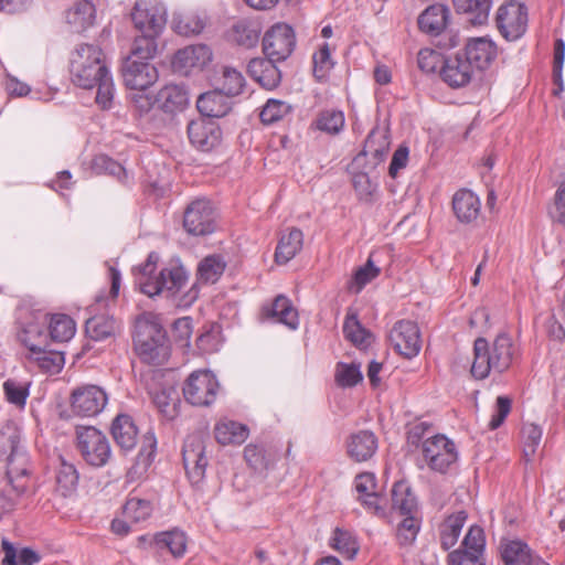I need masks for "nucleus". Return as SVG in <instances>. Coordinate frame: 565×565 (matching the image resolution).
<instances>
[{"mask_svg": "<svg viewBox=\"0 0 565 565\" xmlns=\"http://www.w3.org/2000/svg\"><path fill=\"white\" fill-rule=\"evenodd\" d=\"M452 210L460 223L469 224L479 216L481 202L472 191L461 189L454 194Z\"/></svg>", "mask_w": 565, "mask_h": 565, "instance_id": "obj_28", "label": "nucleus"}, {"mask_svg": "<svg viewBox=\"0 0 565 565\" xmlns=\"http://www.w3.org/2000/svg\"><path fill=\"white\" fill-rule=\"evenodd\" d=\"M374 473L363 472L355 477L354 488L359 494L358 500L373 514L387 518L386 509L382 505L383 498L376 491Z\"/></svg>", "mask_w": 565, "mask_h": 565, "instance_id": "obj_21", "label": "nucleus"}, {"mask_svg": "<svg viewBox=\"0 0 565 565\" xmlns=\"http://www.w3.org/2000/svg\"><path fill=\"white\" fill-rule=\"evenodd\" d=\"M135 349L140 359L149 364H164L171 353L170 342L160 319L152 312H143L136 319Z\"/></svg>", "mask_w": 565, "mask_h": 565, "instance_id": "obj_5", "label": "nucleus"}, {"mask_svg": "<svg viewBox=\"0 0 565 565\" xmlns=\"http://www.w3.org/2000/svg\"><path fill=\"white\" fill-rule=\"evenodd\" d=\"M422 456L430 470L446 473L457 462L459 454L451 439L444 434H436L423 440Z\"/></svg>", "mask_w": 565, "mask_h": 565, "instance_id": "obj_7", "label": "nucleus"}, {"mask_svg": "<svg viewBox=\"0 0 565 565\" xmlns=\"http://www.w3.org/2000/svg\"><path fill=\"white\" fill-rule=\"evenodd\" d=\"M390 341L397 353L407 359L416 356L422 349L419 328L409 320H401L394 324Z\"/></svg>", "mask_w": 565, "mask_h": 565, "instance_id": "obj_16", "label": "nucleus"}, {"mask_svg": "<svg viewBox=\"0 0 565 565\" xmlns=\"http://www.w3.org/2000/svg\"><path fill=\"white\" fill-rule=\"evenodd\" d=\"M96 9L90 0H79L66 12V21L75 32H83L93 25Z\"/></svg>", "mask_w": 565, "mask_h": 565, "instance_id": "obj_35", "label": "nucleus"}, {"mask_svg": "<svg viewBox=\"0 0 565 565\" xmlns=\"http://www.w3.org/2000/svg\"><path fill=\"white\" fill-rule=\"evenodd\" d=\"M402 520L397 523L396 539L401 546L412 545L420 530L422 519L419 513L402 515Z\"/></svg>", "mask_w": 565, "mask_h": 565, "instance_id": "obj_45", "label": "nucleus"}, {"mask_svg": "<svg viewBox=\"0 0 565 565\" xmlns=\"http://www.w3.org/2000/svg\"><path fill=\"white\" fill-rule=\"evenodd\" d=\"M249 76L267 90L276 88L281 79L280 71L276 66V61L268 57H256L249 61L247 65Z\"/></svg>", "mask_w": 565, "mask_h": 565, "instance_id": "obj_24", "label": "nucleus"}, {"mask_svg": "<svg viewBox=\"0 0 565 565\" xmlns=\"http://www.w3.org/2000/svg\"><path fill=\"white\" fill-rule=\"evenodd\" d=\"M216 87L227 96L235 97L243 94L246 87V79L241 71L233 66H222L220 76L216 79Z\"/></svg>", "mask_w": 565, "mask_h": 565, "instance_id": "obj_38", "label": "nucleus"}, {"mask_svg": "<svg viewBox=\"0 0 565 565\" xmlns=\"http://www.w3.org/2000/svg\"><path fill=\"white\" fill-rule=\"evenodd\" d=\"M76 331L75 322L66 315H53L49 322L47 337L56 342H66L71 340Z\"/></svg>", "mask_w": 565, "mask_h": 565, "instance_id": "obj_43", "label": "nucleus"}, {"mask_svg": "<svg viewBox=\"0 0 565 565\" xmlns=\"http://www.w3.org/2000/svg\"><path fill=\"white\" fill-rule=\"evenodd\" d=\"M476 66L461 53L448 56L440 70L441 78L449 86L458 88L470 83Z\"/></svg>", "mask_w": 565, "mask_h": 565, "instance_id": "obj_20", "label": "nucleus"}, {"mask_svg": "<svg viewBox=\"0 0 565 565\" xmlns=\"http://www.w3.org/2000/svg\"><path fill=\"white\" fill-rule=\"evenodd\" d=\"M108 404L107 392L98 385H83L75 388L71 395V409L81 417H95Z\"/></svg>", "mask_w": 565, "mask_h": 565, "instance_id": "obj_13", "label": "nucleus"}, {"mask_svg": "<svg viewBox=\"0 0 565 565\" xmlns=\"http://www.w3.org/2000/svg\"><path fill=\"white\" fill-rule=\"evenodd\" d=\"M215 439L223 446L241 445L249 435V429L246 425L228 419H220L214 427Z\"/></svg>", "mask_w": 565, "mask_h": 565, "instance_id": "obj_34", "label": "nucleus"}, {"mask_svg": "<svg viewBox=\"0 0 565 565\" xmlns=\"http://www.w3.org/2000/svg\"><path fill=\"white\" fill-rule=\"evenodd\" d=\"M344 337L358 347L370 343L371 334L362 327L355 313H348L343 323Z\"/></svg>", "mask_w": 565, "mask_h": 565, "instance_id": "obj_51", "label": "nucleus"}, {"mask_svg": "<svg viewBox=\"0 0 565 565\" xmlns=\"http://www.w3.org/2000/svg\"><path fill=\"white\" fill-rule=\"evenodd\" d=\"M158 262L159 255L151 252L146 263L134 269L135 285L149 297H174L186 285L188 273L179 264H171L156 273Z\"/></svg>", "mask_w": 565, "mask_h": 565, "instance_id": "obj_3", "label": "nucleus"}, {"mask_svg": "<svg viewBox=\"0 0 565 565\" xmlns=\"http://www.w3.org/2000/svg\"><path fill=\"white\" fill-rule=\"evenodd\" d=\"M117 327L116 320L105 315L90 317L85 323L87 335L95 341H102L111 337Z\"/></svg>", "mask_w": 565, "mask_h": 565, "instance_id": "obj_42", "label": "nucleus"}, {"mask_svg": "<svg viewBox=\"0 0 565 565\" xmlns=\"http://www.w3.org/2000/svg\"><path fill=\"white\" fill-rule=\"evenodd\" d=\"M2 551L3 565H34L40 562V555L35 551L28 547L17 551L8 540H2Z\"/></svg>", "mask_w": 565, "mask_h": 565, "instance_id": "obj_46", "label": "nucleus"}, {"mask_svg": "<svg viewBox=\"0 0 565 565\" xmlns=\"http://www.w3.org/2000/svg\"><path fill=\"white\" fill-rule=\"evenodd\" d=\"M29 386L26 382H20L9 379L3 383V391L7 401L19 408H23L29 396Z\"/></svg>", "mask_w": 565, "mask_h": 565, "instance_id": "obj_55", "label": "nucleus"}, {"mask_svg": "<svg viewBox=\"0 0 565 565\" xmlns=\"http://www.w3.org/2000/svg\"><path fill=\"white\" fill-rule=\"evenodd\" d=\"M93 169L97 173L113 175L121 182H126L128 179L126 169L119 162L105 154H99L94 158Z\"/></svg>", "mask_w": 565, "mask_h": 565, "instance_id": "obj_56", "label": "nucleus"}, {"mask_svg": "<svg viewBox=\"0 0 565 565\" xmlns=\"http://www.w3.org/2000/svg\"><path fill=\"white\" fill-rule=\"evenodd\" d=\"M313 75L318 81H323L334 66L328 43H323L313 54Z\"/></svg>", "mask_w": 565, "mask_h": 565, "instance_id": "obj_57", "label": "nucleus"}, {"mask_svg": "<svg viewBox=\"0 0 565 565\" xmlns=\"http://www.w3.org/2000/svg\"><path fill=\"white\" fill-rule=\"evenodd\" d=\"M519 355V347L507 332L499 333L490 344L484 338H477L473 343V362L471 375L484 380L490 374L508 371Z\"/></svg>", "mask_w": 565, "mask_h": 565, "instance_id": "obj_2", "label": "nucleus"}, {"mask_svg": "<svg viewBox=\"0 0 565 565\" xmlns=\"http://www.w3.org/2000/svg\"><path fill=\"white\" fill-rule=\"evenodd\" d=\"M189 140L196 149L209 152L222 140V130L213 120L196 119L188 125Z\"/></svg>", "mask_w": 565, "mask_h": 565, "instance_id": "obj_19", "label": "nucleus"}, {"mask_svg": "<svg viewBox=\"0 0 565 565\" xmlns=\"http://www.w3.org/2000/svg\"><path fill=\"white\" fill-rule=\"evenodd\" d=\"M296 45L292 28L286 23H276L263 38V51L271 61L281 62L290 56Z\"/></svg>", "mask_w": 565, "mask_h": 565, "instance_id": "obj_14", "label": "nucleus"}, {"mask_svg": "<svg viewBox=\"0 0 565 565\" xmlns=\"http://www.w3.org/2000/svg\"><path fill=\"white\" fill-rule=\"evenodd\" d=\"M527 23V8L518 0H508L497 10L495 24L507 41L521 39L526 32Z\"/></svg>", "mask_w": 565, "mask_h": 565, "instance_id": "obj_9", "label": "nucleus"}, {"mask_svg": "<svg viewBox=\"0 0 565 565\" xmlns=\"http://www.w3.org/2000/svg\"><path fill=\"white\" fill-rule=\"evenodd\" d=\"M226 264L222 256L210 255L203 258L198 267V279L204 284H214L223 275Z\"/></svg>", "mask_w": 565, "mask_h": 565, "instance_id": "obj_44", "label": "nucleus"}, {"mask_svg": "<svg viewBox=\"0 0 565 565\" xmlns=\"http://www.w3.org/2000/svg\"><path fill=\"white\" fill-rule=\"evenodd\" d=\"M484 543L483 530L478 525H472L463 537V548L461 551L473 552L475 554L482 556Z\"/></svg>", "mask_w": 565, "mask_h": 565, "instance_id": "obj_61", "label": "nucleus"}, {"mask_svg": "<svg viewBox=\"0 0 565 565\" xmlns=\"http://www.w3.org/2000/svg\"><path fill=\"white\" fill-rule=\"evenodd\" d=\"M131 19L135 26L142 33L134 41L135 54L154 56L156 38L162 32L167 22L164 9L151 6L145 0H138L134 6Z\"/></svg>", "mask_w": 565, "mask_h": 565, "instance_id": "obj_6", "label": "nucleus"}, {"mask_svg": "<svg viewBox=\"0 0 565 565\" xmlns=\"http://www.w3.org/2000/svg\"><path fill=\"white\" fill-rule=\"evenodd\" d=\"M467 521V513L458 511L450 514L439 526L440 544L445 551L450 550L457 543L461 530Z\"/></svg>", "mask_w": 565, "mask_h": 565, "instance_id": "obj_37", "label": "nucleus"}, {"mask_svg": "<svg viewBox=\"0 0 565 565\" xmlns=\"http://www.w3.org/2000/svg\"><path fill=\"white\" fill-rule=\"evenodd\" d=\"M213 58L211 49L205 44L189 45L179 50L172 60L174 72L189 75L202 71Z\"/></svg>", "mask_w": 565, "mask_h": 565, "instance_id": "obj_17", "label": "nucleus"}, {"mask_svg": "<svg viewBox=\"0 0 565 565\" xmlns=\"http://www.w3.org/2000/svg\"><path fill=\"white\" fill-rule=\"evenodd\" d=\"M233 39L242 46L253 47L258 42L259 31L246 22H238L233 28Z\"/></svg>", "mask_w": 565, "mask_h": 565, "instance_id": "obj_59", "label": "nucleus"}, {"mask_svg": "<svg viewBox=\"0 0 565 565\" xmlns=\"http://www.w3.org/2000/svg\"><path fill=\"white\" fill-rule=\"evenodd\" d=\"M220 384L216 376L209 370L192 372L183 386L186 402L195 406H209L216 399Z\"/></svg>", "mask_w": 565, "mask_h": 565, "instance_id": "obj_11", "label": "nucleus"}, {"mask_svg": "<svg viewBox=\"0 0 565 565\" xmlns=\"http://www.w3.org/2000/svg\"><path fill=\"white\" fill-rule=\"evenodd\" d=\"M449 18L450 11L447 6L431 4L418 17V26L427 34L439 35L448 24Z\"/></svg>", "mask_w": 565, "mask_h": 565, "instance_id": "obj_30", "label": "nucleus"}, {"mask_svg": "<svg viewBox=\"0 0 565 565\" xmlns=\"http://www.w3.org/2000/svg\"><path fill=\"white\" fill-rule=\"evenodd\" d=\"M291 110L292 107L287 102L270 98L263 106L259 117L264 125H271L284 119Z\"/></svg>", "mask_w": 565, "mask_h": 565, "instance_id": "obj_53", "label": "nucleus"}, {"mask_svg": "<svg viewBox=\"0 0 565 565\" xmlns=\"http://www.w3.org/2000/svg\"><path fill=\"white\" fill-rule=\"evenodd\" d=\"M264 311L275 322L282 323L291 330L299 327L298 312L290 299L284 295L277 296L270 306L264 308Z\"/></svg>", "mask_w": 565, "mask_h": 565, "instance_id": "obj_32", "label": "nucleus"}, {"mask_svg": "<svg viewBox=\"0 0 565 565\" xmlns=\"http://www.w3.org/2000/svg\"><path fill=\"white\" fill-rule=\"evenodd\" d=\"M111 435L122 451H130L135 448L138 437V428L127 414L117 415L111 423Z\"/></svg>", "mask_w": 565, "mask_h": 565, "instance_id": "obj_29", "label": "nucleus"}, {"mask_svg": "<svg viewBox=\"0 0 565 565\" xmlns=\"http://www.w3.org/2000/svg\"><path fill=\"white\" fill-rule=\"evenodd\" d=\"M8 456L7 476L13 483L14 478L28 475V456L21 446L20 434L8 427L6 431L0 433V456Z\"/></svg>", "mask_w": 565, "mask_h": 565, "instance_id": "obj_12", "label": "nucleus"}, {"mask_svg": "<svg viewBox=\"0 0 565 565\" xmlns=\"http://www.w3.org/2000/svg\"><path fill=\"white\" fill-rule=\"evenodd\" d=\"M231 96L215 87L214 89L203 93L196 100L198 110L209 118H221L228 114L232 109Z\"/></svg>", "mask_w": 565, "mask_h": 565, "instance_id": "obj_25", "label": "nucleus"}, {"mask_svg": "<svg viewBox=\"0 0 565 565\" xmlns=\"http://www.w3.org/2000/svg\"><path fill=\"white\" fill-rule=\"evenodd\" d=\"M500 554L504 565H532L535 555L521 540H504L500 544Z\"/></svg>", "mask_w": 565, "mask_h": 565, "instance_id": "obj_33", "label": "nucleus"}, {"mask_svg": "<svg viewBox=\"0 0 565 565\" xmlns=\"http://www.w3.org/2000/svg\"><path fill=\"white\" fill-rule=\"evenodd\" d=\"M462 54L476 66V70H484L494 61L498 50L490 38H471L467 41Z\"/></svg>", "mask_w": 565, "mask_h": 565, "instance_id": "obj_22", "label": "nucleus"}, {"mask_svg": "<svg viewBox=\"0 0 565 565\" xmlns=\"http://www.w3.org/2000/svg\"><path fill=\"white\" fill-rule=\"evenodd\" d=\"M303 245V234L299 228H290L282 234L275 252V260L277 264L285 265L291 260L301 249Z\"/></svg>", "mask_w": 565, "mask_h": 565, "instance_id": "obj_36", "label": "nucleus"}, {"mask_svg": "<svg viewBox=\"0 0 565 565\" xmlns=\"http://www.w3.org/2000/svg\"><path fill=\"white\" fill-rule=\"evenodd\" d=\"M459 13L469 14V21L473 24H482L487 21L491 9V0H452Z\"/></svg>", "mask_w": 565, "mask_h": 565, "instance_id": "obj_41", "label": "nucleus"}, {"mask_svg": "<svg viewBox=\"0 0 565 565\" xmlns=\"http://www.w3.org/2000/svg\"><path fill=\"white\" fill-rule=\"evenodd\" d=\"M152 513V505L150 501L131 497L124 505V516L127 521L132 523H140L146 521Z\"/></svg>", "mask_w": 565, "mask_h": 565, "instance_id": "obj_52", "label": "nucleus"}, {"mask_svg": "<svg viewBox=\"0 0 565 565\" xmlns=\"http://www.w3.org/2000/svg\"><path fill=\"white\" fill-rule=\"evenodd\" d=\"M330 546L348 559H353L360 550L356 536L351 531L340 527L334 529Z\"/></svg>", "mask_w": 565, "mask_h": 565, "instance_id": "obj_40", "label": "nucleus"}, {"mask_svg": "<svg viewBox=\"0 0 565 565\" xmlns=\"http://www.w3.org/2000/svg\"><path fill=\"white\" fill-rule=\"evenodd\" d=\"M348 454L358 462L369 460L377 449V438L370 430L352 434L348 440Z\"/></svg>", "mask_w": 565, "mask_h": 565, "instance_id": "obj_31", "label": "nucleus"}, {"mask_svg": "<svg viewBox=\"0 0 565 565\" xmlns=\"http://www.w3.org/2000/svg\"><path fill=\"white\" fill-rule=\"evenodd\" d=\"M77 449L82 458L93 467H104L111 457L108 438L93 426L76 429Z\"/></svg>", "mask_w": 565, "mask_h": 565, "instance_id": "obj_8", "label": "nucleus"}, {"mask_svg": "<svg viewBox=\"0 0 565 565\" xmlns=\"http://www.w3.org/2000/svg\"><path fill=\"white\" fill-rule=\"evenodd\" d=\"M363 379L361 365L356 363L339 362L335 367V381L342 387H352Z\"/></svg>", "mask_w": 565, "mask_h": 565, "instance_id": "obj_54", "label": "nucleus"}, {"mask_svg": "<svg viewBox=\"0 0 565 565\" xmlns=\"http://www.w3.org/2000/svg\"><path fill=\"white\" fill-rule=\"evenodd\" d=\"M542 435L543 430L539 425L533 423L523 424L521 429V441L523 457L526 462H530L536 454L542 440Z\"/></svg>", "mask_w": 565, "mask_h": 565, "instance_id": "obj_47", "label": "nucleus"}, {"mask_svg": "<svg viewBox=\"0 0 565 565\" xmlns=\"http://www.w3.org/2000/svg\"><path fill=\"white\" fill-rule=\"evenodd\" d=\"M183 226L189 234L207 235L215 230V214L206 199L192 201L184 211Z\"/></svg>", "mask_w": 565, "mask_h": 565, "instance_id": "obj_15", "label": "nucleus"}, {"mask_svg": "<svg viewBox=\"0 0 565 565\" xmlns=\"http://www.w3.org/2000/svg\"><path fill=\"white\" fill-rule=\"evenodd\" d=\"M512 401L507 396H499L495 402L494 413L489 422V428H499L511 412Z\"/></svg>", "mask_w": 565, "mask_h": 565, "instance_id": "obj_63", "label": "nucleus"}, {"mask_svg": "<svg viewBox=\"0 0 565 565\" xmlns=\"http://www.w3.org/2000/svg\"><path fill=\"white\" fill-rule=\"evenodd\" d=\"M78 484V473L72 463L62 461L56 473V489L63 497L72 495Z\"/></svg>", "mask_w": 565, "mask_h": 565, "instance_id": "obj_48", "label": "nucleus"}, {"mask_svg": "<svg viewBox=\"0 0 565 565\" xmlns=\"http://www.w3.org/2000/svg\"><path fill=\"white\" fill-rule=\"evenodd\" d=\"M154 102L166 114L181 113L189 105V93L183 85L167 84L159 89Z\"/></svg>", "mask_w": 565, "mask_h": 565, "instance_id": "obj_23", "label": "nucleus"}, {"mask_svg": "<svg viewBox=\"0 0 565 565\" xmlns=\"http://www.w3.org/2000/svg\"><path fill=\"white\" fill-rule=\"evenodd\" d=\"M172 23L174 31L184 36L196 35L205 26L203 19L193 14L175 17Z\"/></svg>", "mask_w": 565, "mask_h": 565, "instance_id": "obj_58", "label": "nucleus"}, {"mask_svg": "<svg viewBox=\"0 0 565 565\" xmlns=\"http://www.w3.org/2000/svg\"><path fill=\"white\" fill-rule=\"evenodd\" d=\"M153 542L158 550H168L174 557H182L186 550V535L179 529L157 533Z\"/></svg>", "mask_w": 565, "mask_h": 565, "instance_id": "obj_39", "label": "nucleus"}, {"mask_svg": "<svg viewBox=\"0 0 565 565\" xmlns=\"http://www.w3.org/2000/svg\"><path fill=\"white\" fill-rule=\"evenodd\" d=\"M19 340L25 349L23 356L29 370L56 374L63 369V352L47 349L46 320L28 323L19 333Z\"/></svg>", "mask_w": 565, "mask_h": 565, "instance_id": "obj_4", "label": "nucleus"}, {"mask_svg": "<svg viewBox=\"0 0 565 565\" xmlns=\"http://www.w3.org/2000/svg\"><path fill=\"white\" fill-rule=\"evenodd\" d=\"M419 513L417 499L406 481H396L391 491V514L396 516Z\"/></svg>", "mask_w": 565, "mask_h": 565, "instance_id": "obj_26", "label": "nucleus"}, {"mask_svg": "<svg viewBox=\"0 0 565 565\" xmlns=\"http://www.w3.org/2000/svg\"><path fill=\"white\" fill-rule=\"evenodd\" d=\"M183 465L186 475L192 483L200 482L206 470L207 458L205 456V448L203 440L200 436H189L182 449Z\"/></svg>", "mask_w": 565, "mask_h": 565, "instance_id": "obj_18", "label": "nucleus"}, {"mask_svg": "<svg viewBox=\"0 0 565 565\" xmlns=\"http://www.w3.org/2000/svg\"><path fill=\"white\" fill-rule=\"evenodd\" d=\"M72 83L83 89L97 88L95 102L103 109L113 105L115 85L102 49L94 44H81L71 55Z\"/></svg>", "mask_w": 565, "mask_h": 565, "instance_id": "obj_1", "label": "nucleus"}, {"mask_svg": "<svg viewBox=\"0 0 565 565\" xmlns=\"http://www.w3.org/2000/svg\"><path fill=\"white\" fill-rule=\"evenodd\" d=\"M381 274V268L373 262V254H371L366 263L359 267L350 282L351 291L359 294L367 284L373 281Z\"/></svg>", "mask_w": 565, "mask_h": 565, "instance_id": "obj_49", "label": "nucleus"}, {"mask_svg": "<svg viewBox=\"0 0 565 565\" xmlns=\"http://www.w3.org/2000/svg\"><path fill=\"white\" fill-rule=\"evenodd\" d=\"M157 450V439L153 433L148 431L143 435L140 449L134 465L128 470L127 477L130 481H136L146 476L148 469L153 462Z\"/></svg>", "mask_w": 565, "mask_h": 565, "instance_id": "obj_27", "label": "nucleus"}, {"mask_svg": "<svg viewBox=\"0 0 565 565\" xmlns=\"http://www.w3.org/2000/svg\"><path fill=\"white\" fill-rule=\"evenodd\" d=\"M550 215L554 221L565 225V181L561 182L555 191Z\"/></svg>", "mask_w": 565, "mask_h": 565, "instance_id": "obj_64", "label": "nucleus"}, {"mask_svg": "<svg viewBox=\"0 0 565 565\" xmlns=\"http://www.w3.org/2000/svg\"><path fill=\"white\" fill-rule=\"evenodd\" d=\"M344 121V114L341 110L327 109L318 115L315 125L320 131L337 135L343 129Z\"/></svg>", "mask_w": 565, "mask_h": 565, "instance_id": "obj_50", "label": "nucleus"}, {"mask_svg": "<svg viewBox=\"0 0 565 565\" xmlns=\"http://www.w3.org/2000/svg\"><path fill=\"white\" fill-rule=\"evenodd\" d=\"M153 57L135 54V44H132L131 54L122 65L124 83L129 89L146 90L158 81V70L149 62Z\"/></svg>", "mask_w": 565, "mask_h": 565, "instance_id": "obj_10", "label": "nucleus"}, {"mask_svg": "<svg viewBox=\"0 0 565 565\" xmlns=\"http://www.w3.org/2000/svg\"><path fill=\"white\" fill-rule=\"evenodd\" d=\"M445 58L441 54L431 49H422L418 52V67L425 73H435L440 65H444Z\"/></svg>", "mask_w": 565, "mask_h": 565, "instance_id": "obj_62", "label": "nucleus"}, {"mask_svg": "<svg viewBox=\"0 0 565 565\" xmlns=\"http://www.w3.org/2000/svg\"><path fill=\"white\" fill-rule=\"evenodd\" d=\"M222 343L223 339L221 335V327L218 324L211 326V328L202 333L198 339L199 348L206 353L218 351Z\"/></svg>", "mask_w": 565, "mask_h": 565, "instance_id": "obj_60", "label": "nucleus"}]
</instances>
